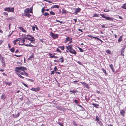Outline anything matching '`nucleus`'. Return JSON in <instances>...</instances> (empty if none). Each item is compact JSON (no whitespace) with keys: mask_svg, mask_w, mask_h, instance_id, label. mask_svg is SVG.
Instances as JSON below:
<instances>
[{"mask_svg":"<svg viewBox=\"0 0 126 126\" xmlns=\"http://www.w3.org/2000/svg\"><path fill=\"white\" fill-rule=\"evenodd\" d=\"M69 52L75 55L76 54V51L74 49L73 50H72V51L70 50Z\"/></svg>","mask_w":126,"mask_h":126,"instance_id":"nucleus-17","label":"nucleus"},{"mask_svg":"<svg viewBox=\"0 0 126 126\" xmlns=\"http://www.w3.org/2000/svg\"><path fill=\"white\" fill-rule=\"evenodd\" d=\"M6 97L5 95V94H2L1 97V98L2 100L4 99Z\"/></svg>","mask_w":126,"mask_h":126,"instance_id":"nucleus-21","label":"nucleus"},{"mask_svg":"<svg viewBox=\"0 0 126 126\" xmlns=\"http://www.w3.org/2000/svg\"><path fill=\"white\" fill-rule=\"evenodd\" d=\"M3 14L5 16H8V13L7 12H3Z\"/></svg>","mask_w":126,"mask_h":126,"instance_id":"nucleus-43","label":"nucleus"},{"mask_svg":"<svg viewBox=\"0 0 126 126\" xmlns=\"http://www.w3.org/2000/svg\"><path fill=\"white\" fill-rule=\"evenodd\" d=\"M57 123L60 126H63V124L62 122H58Z\"/></svg>","mask_w":126,"mask_h":126,"instance_id":"nucleus-39","label":"nucleus"},{"mask_svg":"<svg viewBox=\"0 0 126 126\" xmlns=\"http://www.w3.org/2000/svg\"><path fill=\"white\" fill-rule=\"evenodd\" d=\"M50 35L54 39L57 38L58 37V34H55L52 32L50 33Z\"/></svg>","mask_w":126,"mask_h":126,"instance_id":"nucleus-4","label":"nucleus"},{"mask_svg":"<svg viewBox=\"0 0 126 126\" xmlns=\"http://www.w3.org/2000/svg\"><path fill=\"white\" fill-rule=\"evenodd\" d=\"M104 11L105 12H108L109 11V9H105L104 10Z\"/></svg>","mask_w":126,"mask_h":126,"instance_id":"nucleus-48","label":"nucleus"},{"mask_svg":"<svg viewBox=\"0 0 126 126\" xmlns=\"http://www.w3.org/2000/svg\"><path fill=\"white\" fill-rule=\"evenodd\" d=\"M24 75H25L26 76L28 77V74L26 72H24Z\"/></svg>","mask_w":126,"mask_h":126,"instance_id":"nucleus-47","label":"nucleus"},{"mask_svg":"<svg viewBox=\"0 0 126 126\" xmlns=\"http://www.w3.org/2000/svg\"><path fill=\"white\" fill-rule=\"evenodd\" d=\"M15 73H16V74L20 78L22 79H24V78L23 77L21 76L19 73H16V72Z\"/></svg>","mask_w":126,"mask_h":126,"instance_id":"nucleus-23","label":"nucleus"},{"mask_svg":"<svg viewBox=\"0 0 126 126\" xmlns=\"http://www.w3.org/2000/svg\"><path fill=\"white\" fill-rule=\"evenodd\" d=\"M24 13L23 14V16H24L27 17H30L31 16V15L29 13V8H27L24 10Z\"/></svg>","mask_w":126,"mask_h":126,"instance_id":"nucleus-2","label":"nucleus"},{"mask_svg":"<svg viewBox=\"0 0 126 126\" xmlns=\"http://www.w3.org/2000/svg\"><path fill=\"white\" fill-rule=\"evenodd\" d=\"M22 84H23L26 87H27V88H28L29 87V86H28L25 83H24V82H22Z\"/></svg>","mask_w":126,"mask_h":126,"instance_id":"nucleus-45","label":"nucleus"},{"mask_svg":"<svg viewBox=\"0 0 126 126\" xmlns=\"http://www.w3.org/2000/svg\"><path fill=\"white\" fill-rule=\"evenodd\" d=\"M100 15L103 18H106V17L107 16H105L106 15V14H100Z\"/></svg>","mask_w":126,"mask_h":126,"instance_id":"nucleus-27","label":"nucleus"},{"mask_svg":"<svg viewBox=\"0 0 126 126\" xmlns=\"http://www.w3.org/2000/svg\"><path fill=\"white\" fill-rule=\"evenodd\" d=\"M19 51V50H18L17 49L16 50V51L15 52V53H17Z\"/></svg>","mask_w":126,"mask_h":126,"instance_id":"nucleus-64","label":"nucleus"},{"mask_svg":"<svg viewBox=\"0 0 126 126\" xmlns=\"http://www.w3.org/2000/svg\"><path fill=\"white\" fill-rule=\"evenodd\" d=\"M22 31L24 32H26V31L24 29H23V30Z\"/></svg>","mask_w":126,"mask_h":126,"instance_id":"nucleus-63","label":"nucleus"},{"mask_svg":"<svg viewBox=\"0 0 126 126\" xmlns=\"http://www.w3.org/2000/svg\"><path fill=\"white\" fill-rule=\"evenodd\" d=\"M24 72L23 71V72H21L20 71H19V72H15L16 73H19L20 74H21L22 75H24Z\"/></svg>","mask_w":126,"mask_h":126,"instance_id":"nucleus-28","label":"nucleus"},{"mask_svg":"<svg viewBox=\"0 0 126 126\" xmlns=\"http://www.w3.org/2000/svg\"><path fill=\"white\" fill-rule=\"evenodd\" d=\"M94 107H95L96 108H99V105L98 104H96L94 103H93L92 104Z\"/></svg>","mask_w":126,"mask_h":126,"instance_id":"nucleus-11","label":"nucleus"},{"mask_svg":"<svg viewBox=\"0 0 126 126\" xmlns=\"http://www.w3.org/2000/svg\"><path fill=\"white\" fill-rule=\"evenodd\" d=\"M54 71H56L58 70V69L56 67V66L54 68Z\"/></svg>","mask_w":126,"mask_h":126,"instance_id":"nucleus-53","label":"nucleus"},{"mask_svg":"<svg viewBox=\"0 0 126 126\" xmlns=\"http://www.w3.org/2000/svg\"><path fill=\"white\" fill-rule=\"evenodd\" d=\"M106 19L110 21H113V18H111L110 17L107 16Z\"/></svg>","mask_w":126,"mask_h":126,"instance_id":"nucleus-13","label":"nucleus"},{"mask_svg":"<svg viewBox=\"0 0 126 126\" xmlns=\"http://www.w3.org/2000/svg\"><path fill=\"white\" fill-rule=\"evenodd\" d=\"M50 58H54L55 56H50Z\"/></svg>","mask_w":126,"mask_h":126,"instance_id":"nucleus-62","label":"nucleus"},{"mask_svg":"<svg viewBox=\"0 0 126 126\" xmlns=\"http://www.w3.org/2000/svg\"><path fill=\"white\" fill-rule=\"evenodd\" d=\"M77 63L79 64H80L81 65H82V63L81 62H80V61H78V62H77Z\"/></svg>","mask_w":126,"mask_h":126,"instance_id":"nucleus-52","label":"nucleus"},{"mask_svg":"<svg viewBox=\"0 0 126 126\" xmlns=\"http://www.w3.org/2000/svg\"><path fill=\"white\" fill-rule=\"evenodd\" d=\"M43 15L45 16H48L49 15V14L47 12H45L44 13Z\"/></svg>","mask_w":126,"mask_h":126,"instance_id":"nucleus-35","label":"nucleus"},{"mask_svg":"<svg viewBox=\"0 0 126 126\" xmlns=\"http://www.w3.org/2000/svg\"><path fill=\"white\" fill-rule=\"evenodd\" d=\"M54 70L51 71V75L54 74Z\"/></svg>","mask_w":126,"mask_h":126,"instance_id":"nucleus-59","label":"nucleus"},{"mask_svg":"<svg viewBox=\"0 0 126 126\" xmlns=\"http://www.w3.org/2000/svg\"><path fill=\"white\" fill-rule=\"evenodd\" d=\"M95 120L96 121H97L98 123L101 121L100 120L99 117L97 116H96Z\"/></svg>","mask_w":126,"mask_h":126,"instance_id":"nucleus-14","label":"nucleus"},{"mask_svg":"<svg viewBox=\"0 0 126 126\" xmlns=\"http://www.w3.org/2000/svg\"><path fill=\"white\" fill-rule=\"evenodd\" d=\"M77 92V90H70V93H73L74 95L75 94V93Z\"/></svg>","mask_w":126,"mask_h":126,"instance_id":"nucleus-18","label":"nucleus"},{"mask_svg":"<svg viewBox=\"0 0 126 126\" xmlns=\"http://www.w3.org/2000/svg\"><path fill=\"white\" fill-rule=\"evenodd\" d=\"M126 47V46L125 45L124 46V48H123L121 50V55H124V53L125 51L124 49Z\"/></svg>","mask_w":126,"mask_h":126,"instance_id":"nucleus-8","label":"nucleus"},{"mask_svg":"<svg viewBox=\"0 0 126 126\" xmlns=\"http://www.w3.org/2000/svg\"><path fill=\"white\" fill-rule=\"evenodd\" d=\"M122 36H121L118 39V42H121L122 40Z\"/></svg>","mask_w":126,"mask_h":126,"instance_id":"nucleus-31","label":"nucleus"},{"mask_svg":"<svg viewBox=\"0 0 126 126\" xmlns=\"http://www.w3.org/2000/svg\"><path fill=\"white\" fill-rule=\"evenodd\" d=\"M110 67L111 69L112 70V71L113 72H114V68L113 67V65L112 64H111L110 65Z\"/></svg>","mask_w":126,"mask_h":126,"instance_id":"nucleus-16","label":"nucleus"},{"mask_svg":"<svg viewBox=\"0 0 126 126\" xmlns=\"http://www.w3.org/2000/svg\"><path fill=\"white\" fill-rule=\"evenodd\" d=\"M74 102L76 103H78V100H76L75 99L74 100Z\"/></svg>","mask_w":126,"mask_h":126,"instance_id":"nucleus-55","label":"nucleus"},{"mask_svg":"<svg viewBox=\"0 0 126 126\" xmlns=\"http://www.w3.org/2000/svg\"><path fill=\"white\" fill-rule=\"evenodd\" d=\"M5 65H6L5 64V62H4V63H2V66L3 67H5Z\"/></svg>","mask_w":126,"mask_h":126,"instance_id":"nucleus-61","label":"nucleus"},{"mask_svg":"<svg viewBox=\"0 0 126 126\" xmlns=\"http://www.w3.org/2000/svg\"><path fill=\"white\" fill-rule=\"evenodd\" d=\"M57 51H58V52H61V51L58 48H57Z\"/></svg>","mask_w":126,"mask_h":126,"instance_id":"nucleus-56","label":"nucleus"},{"mask_svg":"<svg viewBox=\"0 0 126 126\" xmlns=\"http://www.w3.org/2000/svg\"><path fill=\"white\" fill-rule=\"evenodd\" d=\"M88 37L90 38L91 39L93 38V36L91 35H88Z\"/></svg>","mask_w":126,"mask_h":126,"instance_id":"nucleus-57","label":"nucleus"},{"mask_svg":"<svg viewBox=\"0 0 126 126\" xmlns=\"http://www.w3.org/2000/svg\"><path fill=\"white\" fill-rule=\"evenodd\" d=\"M28 80L29 81L31 82H33L34 81V80L33 79H28Z\"/></svg>","mask_w":126,"mask_h":126,"instance_id":"nucleus-54","label":"nucleus"},{"mask_svg":"<svg viewBox=\"0 0 126 126\" xmlns=\"http://www.w3.org/2000/svg\"><path fill=\"white\" fill-rule=\"evenodd\" d=\"M4 10L5 11L8 12H13L14 11V9L13 8L6 7L4 9Z\"/></svg>","mask_w":126,"mask_h":126,"instance_id":"nucleus-3","label":"nucleus"},{"mask_svg":"<svg viewBox=\"0 0 126 126\" xmlns=\"http://www.w3.org/2000/svg\"><path fill=\"white\" fill-rule=\"evenodd\" d=\"M10 50L12 52H14L15 51V48L14 47L11 48Z\"/></svg>","mask_w":126,"mask_h":126,"instance_id":"nucleus-29","label":"nucleus"},{"mask_svg":"<svg viewBox=\"0 0 126 126\" xmlns=\"http://www.w3.org/2000/svg\"><path fill=\"white\" fill-rule=\"evenodd\" d=\"M34 57V56H31L27 59L28 60H32V59H32Z\"/></svg>","mask_w":126,"mask_h":126,"instance_id":"nucleus-37","label":"nucleus"},{"mask_svg":"<svg viewBox=\"0 0 126 126\" xmlns=\"http://www.w3.org/2000/svg\"><path fill=\"white\" fill-rule=\"evenodd\" d=\"M106 52H107V53H108V54H111V51L109 50H106Z\"/></svg>","mask_w":126,"mask_h":126,"instance_id":"nucleus-42","label":"nucleus"},{"mask_svg":"<svg viewBox=\"0 0 126 126\" xmlns=\"http://www.w3.org/2000/svg\"><path fill=\"white\" fill-rule=\"evenodd\" d=\"M24 46H26L27 47H33V46L31 44H25L24 45Z\"/></svg>","mask_w":126,"mask_h":126,"instance_id":"nucleus-33","label":"nucleus"},{"mask_svg":"<svg viewBox=\"0 0 126 126\" xmlns=\"http://www.w3.org/2000/svg\"><path fill=\"white\" fill-rule=\"evenodd\" d=\"M32 91L36 92L40 90V89L39 87H38L37 88H32L31 89Z\"/></svg>","mask_w":126,"mask_h":126,"instance_id":"nucleus-7","label":"nucleus"},{"mask_svg":"<svg viewBox=\"0 0 126 126\" xmlns=\"http://www.w3.org/2000/svg\"><path fill=\"white\" fill-rule=\"evenodd\" d=\"M45 11V9H44V8H43L42 9L41 12L42 13V14H43L44 13V12Z\"/></svg>","mask_w":126,"mask_h":126,"instance_id":"nucleus-36","label":"nucleus"},{"mask_svg":"<svg viewBox=\"0 0 126 126\" xmlns=\"http://www.w3.org/2000/svg\"><path fill=\"white\" fill-rule=\"evenodd\" d=\"M103 72L105 74V75H107V73L106 71L103 68H102V69Z\"/></svg>","mask_w":126,"mask_h":126,"instance_id":"nucleus-30","label":"nucleus"},{"mask_svg":"<svg viewBox=\"0 0 126 126\" xmlns=\"http://www.w3.org/2000/svg\"><path fill=\"white\" fill-rule=\"evenodd\" d=\"M23 38L26 39L29 41H30L31 42L34 41H35L34 38V37H32V36L31 37H26Z\"/></svg>","mask_w":126,"mask_h":126,"instance_id":"nucleus-6","label":"nucleus"},{"mask_svg":"<svg viewBox=\"0 0 126 126\" xmlns=\"http://www.w3.org/2000/svg\"><path fill=\"white\" fill-rule=\"evenodd\" d=\"M58 48H60L61 49L63 50L64 49V46H59L58 47Z\"/></svg>","mask_w":126,"mask_h":126,"instance_id":"nucleus-26","label":"nucleus"},{"mask_svg":"<svg viewBox=\"0 0 126 126\" xmlns=\"http://www.w3.org/2000/svg\"><path fill=\"white\" fill-rule=\"evenodd\" d=\"M69 37L68 36L66 38L65 40L64 43H66L67 42L69 41Z\"/></svg>","mask_w":126,"mask_h":126,"instance_id":"nucleus-20","label":"nucleus"},{"mask_svg":"<svg viewBox=\"0 0 126 126\" xmlns=\"http://www.w3.org/2000/svg\"><path fill=\"white\" fill-rule=\"evenodd\" d=\"M50 14H51V15H55V13H54L52 11H51L50 12Z\"/></svg>","mask_w":126,"mask_h":126,"instance_id":"nucleus-41","label":"nucleus"},{"mask_svg":"<svg viewBox=\"0 0 126 126\" xmlns=\"http://www.w3.org/2000/svg\"><path fill=\"white\" fill-rule=\"evenodd\" d=\"M93 17H98V15L96 14H94L93 16Z\"/></svg>","mask_w":126,"mask_h":126,"instance_id":"nucleus-40","label":"nucleus"},{"mask_svg":"<svg viewBox=\"0 0 126 126\" xmlns=\"http://www.w3.org/2000/svg\"><path fill=\"white\" fill-rule=\"evenodd\" d=\"M20 115V113L19 112H18L17 114V115L15 114V118H16L18 117Z\"/></svg>","mask_w":126,"mask_h":126,"instance_id":"nucleus-32","label":"nucleus"},{"mask_svg":"<svg viewBox=\"0 0 126 126\" xmlns=\"http://www.w3.org/2000/svg\"><path fill=\"white\" fill-rule=\"evenodd\" d=\"M23 38L22 39L20 40L18 42L19 45H24L25 44L24 42L25 41V40L24 39L25 38Z\"/></svg>","mask_w":126,"mask_h":126,"instance_id":"nucleus-5","label":"nucleus"},{"mask_svg":"<svg viewBox=\"0 0 126 126\" xmlns=\"http://www.w3.org/2000/svg\"><path fill=\"white\" fill-rule=\"evenodd\" d=\"M66 13V11L65 10H64V9H63L62 10V13L63 14H65Z\"/></svg>","mask_w":126,"mask_h":126,"instance_id":"nucleus-49","label":"nucleus"},{"mask_svg":"<svg viewBox=\"0 0 126 126\" xmlns=\"http://www.w3.org/2000/svg\"><path fill=\"white\" fill-rule=\"evenodd\" d=\"M20 40L18 39H16L14 41L16 42V43L18 41Z\"/></svg>","mask_w":126,"mask_h":126,"instance_id":"nucleus-58","label":"nucleus"},{"mask_svg":"<svg viewBox=\"0 0 126 126\" xmlns=\"http://www.w3.org/2000/svg\"><path fill=\"white\" fill-rule=\"evenodd\" d=\"M27 68L24 66H20L16 67L15 68V72H19V71H25L27 70Z\"/></svg>","mask_w":126,"mask_h":126,"instance_id":"nucleus-1","label":"nucleus"},{"mask_svg":"<svg viewBox=\"0 0 126 126\" xmlns=\"http://www.w3.org/2000/svg\"><path fill=\"white\" fill-rule=\"evenodd\" d=\"M35 27L34 26H32V30L33 31H34L35 30Z\"/></svg>","mask_w":126,"mask_h":126,"instance_id":"nucleus-51","label":"nucleus"},{"mask_svg":"<svg viewBox=\"0 0 126 126\" xmlns=\"http://www.w3.org/2000/svg\"><path fill=\"white\" fill-rule=\"evenodd\" d=\"M67 45H68V50H72V47H71L69 46V43H68Z\"/></svg>","mask_w":126,"mask_h":126,"instance_id":"nucleus-25","label":"nucleus"},{"mask_svg":"<svg viewBox=\"0 0 126 126\" xmlns=\"http://www.w3.org/2000/svg\"><path fill=\"white\" fill-rule=\"evenodd\" d=\"M18 28L20 30H21V31H22L23 29V28L21 27H19Z\"/></svg>","mask_w":126,"mask_h":126,"instance_id":"nucleus-50","label":"nucleus"},{"mask_svg":"<svg viewBox=\"0 0 126 126\" xmlns=\"http://www.w3.org/2000/svg\"><path fill=\"white\" fill-rule=\"evenodd\" d=\"M98 124L100 126H104L103 125L101 121L98 123Z\"/></svg>","mask_w":126,"mask_h":126,"instance_id":"nucleus-38","label":"nucleus"},{"mask_svg":"<svg viewBox=\"0 0 126 126\" xmlns=\"http://www.w3.org/2000/svg\"><path fill=\"white\" fill-rule=\"evenodd\" d=\"M59 8V6L58 5H53L52 6L51 8V9H52V8Z\"/></svg>","mask_w":126,"mask_h":126,"instance_id":"nucleus-15","label":"nucleus"},{"mask_svg":"<svg viewBox=\"0 0 126 126\" xmlns=\"http://www.w3.org/2000/svg\"><path fill=\"white\" fill-rule=\"evenodd\" d=\"M121 7L122 8L126 9V3L123 4Z\"/></svg>","mask_w":126,"mask_h":126,"instance_id":"nucleus-24","label":"nucleus"},{"mask_svg":"<svg viewBox=\"0 0 126 126\" xmlns=\"http://www.w3.org/2000/svg\"><path fill=\"white\" fill-rule=\"evenodd\" d=\"M30 10H29V12L30 13H32V7H31L30 8Z\"/></svg>","mask_w":126,"mask_h":126,"instance_id":"nucleus-44","label":"nucleus"},{"mask_svg":"<svg viewBox=\"0 0 126 126\" xmlns=\"http://www.w3.org/2000/svg\"><path fill=\"white\" fill-rule=\"evenodd\" d=\"M85 86L87 88H88V85L86 83L85 84Z\"/></svg>","mask_w":126,"mask_h":126,"instance_id":"nucleus-60","label":"nucleus"},{"mask_svg":"<svg viewBox=\"0 0 126 126\" xmlns=\"http://www.w3.org/2000/svg\"><path fill=\"white\" fill-rule=\"evenodd\" d=\"M93 38H95V39H97V40H99L101 41V42H102V41L98 38L93 36Z\"/></svg>","mask_w":126,"mask_h":126,"instance_id":"nucleus-34","label":"nucleus"},{"mask_svg":"<svg viewBox=\"0 0 126 126\" xmlns=\"http://www.w3.org/2000/svg\"><path fill=\"white\" fill-rule=\"evenodd\" d=\"M81 9L79 8H78L75 11V13H76V14H77L78 13H79L80 12Z\"/></svg>","mask_w":126,"mask_h":126,"instance_id":"nucleus-12","label":"nucleus"},{"mask_svg":"<svg viewBox=\"0 0 126 126\" xmlns=\"http://www.w3.org/2000/svg\"><path fill=\"white\" fill-rule=\"evenodd\" d=\"M0 60L2 63H4V57H2V56H0Z\"/></svg>","mask_w":126,"mask_h":126,"instance_id":"nucleus-9","label":"nucleus"},{"mask_svg":"<svg viewBox=\"0 0 126 126\" xmlns=\"http://www.w3.org/2000/svg\"><path fill=\"white\" fill-rule=\"evenodd\" d=\"M5 83L6 84V85H8L9 86H10L11 84H12V83L10 82H8L6 81L5 82Z\"/></svg>","mask_w":126,"mask_h":126,"instance_id":"nucleus-22","label":"nucleus"},{"mask_svg":"<svg viewBox=\"0 0 126 126\" xmlns=\"http://www.w3.org/2000/svg\"><path fill=\"white\" fill-rule=\"evenodd\" d=\"M59 62H60L61 63H63L64 61L63 57H61L58 60Z\"/></svg>","mask_w":126,"mask_h":126,"instance_id":"nucleus-19","label":"nucleus"},{"mask_svg":"<svg viewBox=\"0 0 126 126\" xmlns=\"http://www.w3.org/2000/svg\"><path fill=\"white\" fill-rule=\"evenodd\" d=\"M120 113L122 116L124 117L125 116V111L124 110H122L120 111Z\"/></svg>","mask_w":126,"mask_h":126,"instance_id":"nucleus-10","label":"nucleus"},{"mask_svg":"<svg viewBox=\"0 0 126 126\" xmlns=\"http://www.w3.org/2000/svg\"><path fill=\"white\" fill-rule=\"evenodd\" d=\"M78 47L81 52H83V49H82V48H81L79 47Z\"/></svg>","mask_w":126,"mask_h":126,"instance_id":"nucleus-46","label":"nucleus"}]
</instances>
